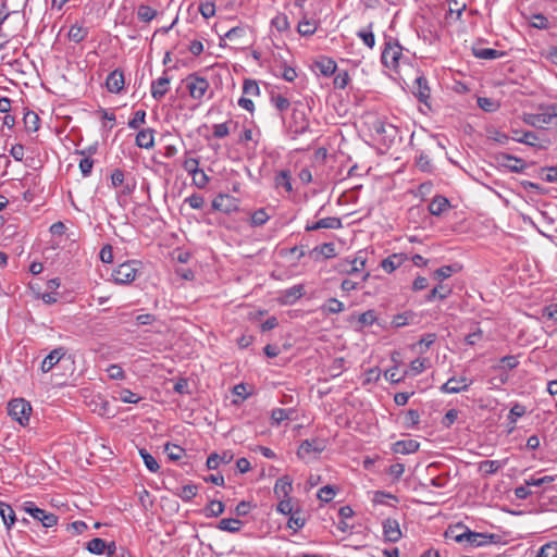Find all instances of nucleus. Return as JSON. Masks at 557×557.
<instances>
[{"label":"nucleus","instance_id":"59","mask_svg":"<svg viewBox=\"0 0 557 557\" xmlns=\"http://www.w3.org/2000/svg\"><path fill=\"white\" fill-rule=\"evenodd\" d=\"M505 158L508 160V163L506 164V166L508 169H510L512 172H516V173L522 172V170L524 168L523 160L516 158V157L508 156V154L505 156Z\"/></svg>","mask_w":557,"mask_h":557},{"label":"nucleus","instance_id":"54","mask_svg":"<svg viewBox=\"0 0 557 557\" xmlns=\"http://www.w3.org/2000/svg\"><path fill=\"white\" fill-rule=\"evenodd\" d=\"M350 81L349 74L347 71H342L336 74L334 77L333 84L334 87L337 89H344L347 87L348 83Z\"/></svg>","mask_w":557,"mask_h":557},{"label":"nucleus","instance_id":"15","mask_svg":"<svg viewBox=\"0 0 557 557\" xmlns=\"http://www.w3.org/2000/svg\"><path fill=\"white\" fill-rule=\"evenodd\" d=\"M406 260L407 256L405 253H393L382 260L381 267L385 272L392 273L398 269Z\"/></svg>","mask_w":557,"mask_h":557},{"label":"nucleus","instance_id":"14","mask_svg":"<svg viewBox=\"0 0 557 557\" xmlns=\"http://www.w3.org/2000/svg\"><path fill=\"white\" fill-rule=\"evenodd\" d=\"M106 86L110 92H120L124 87L123 72L117 69L112 71L106 79Z\"/></svg>","mask_w":557,"mask_h":557},{"label":"nucleus","instance_id":"28","mask_svg":"<svg viewBox=\"0 0 557 557\" xmlns=\"http://www.w3.org/2000/svg\"><path fill=\"white\" fill-rule=\"evenodd\" d=\"M315 66L324 76L333 75L337 67L336 62L330 58H322L321 60L317 61Z\"/></svg>","mask_w":557,"mask_h":557},{"label":"nucleus","instance_id":"53","mask_svg":"<svg viewBox=\"0 0 557 557\" xmlns=\"http://www.w3.org/2000/svg\"><path fill=\"white\" fill-rule=\"evenodd\" d=\"M183 169L191 175L196 171L199 170V160L193 157H189L188 153L185 154V159L183 161Z\"/></svg>","mask_w":557,"mask_h":557},{"label":"nucleus","instance_id":"2","mask_svg":"<svg viewBox=\"0 0 557 557\" xmlns=\"http://www.w3.org/2000/svg\"><path fill=\"white\" fill-rule=\"evenodd\" d=\"M274 187L281 194L284 190L287 194H292L294 190L299 189V184L296 177L293 176L290 170H277L274 173Z\"/></svg>","mask_w":557,"mask_h":557},{"label":"nucleus","instance_id":"46","mask_svg":"<svg viewBox=\"0 0 557 557\" xmlns=\"http://www.w3.org/2000/svg\"><path fill=\"white\" fill-rule=\"evenodd\" d=\"M525 122L535 127H543V125L552 123L544 111L537 114L529 115Z\"/></svg>","mask_w":557,"mask_h":557},{"label":"nucleus","instance_id":"16","mask_svg":"<svg viewBox=\"0 0 557 557\" xmlns=\"http://www.w3.org/2000/svg\"><path fill=\"white\" fill-rule=\"evenodd\" d=\"M419 447L420 443L414 440H403L394 443L392 450L395 454L408 455L416 453L419 449Z\"/></svg>","mask_w":557,"mask_h":557},{"label":"nucleus","instance_id":"25","mask_svg":"<svg viewBox=\"0 0 557 557\" xmlns=\"http://www.w3.org/2000/svg\"><path fill=\"white\" fill-rule=\"evenodd\" d=\"M473 55L483 60H494L504 55L503 51H498L492 48H472Z\"/></svg>","mask_w":557,"mask_h":557},{"label":"nucleus","instance_id":"40","mask_svg":"<svg viewBox=\"0 0 557 557\" xmlns=\"http://www.w3.org/2000/svg\"><path fill=\"white\" fill-rule=\"evenodd\" d=\"M451 293V289L447 286L440 285L430 290V293L426 296V301H432L434 298L445 299L447 298Z\"/></svg>","mask_w":557,"mask_h":557},{"label":"nucleus","instance_id":"57","mask_svg":"<svg viewBox=\"0 0 557 557\" xmlns=\"http://www.w3.org/2000/svg\"><path fill=\"white\" fill-rule=\"evenodd\" d=\"M456 271L457 269L453 265H444L434 272V278L438 281H444L450 277L451 274Z\"/></svg>","mask_w":557,"mask_h":557},{"label":"nucleus","instance_id":"10","mask_svg":"<svg viewBox=\"0 0 557 557\" xmlns=\"http://www.w3.org/2000/svg\"><path fill=\"white\" fill-rule=\"evenodd\" d=\"M466 543L470 547H481L486 544L494 543V535L486 533L472 532L466 529Z\"/></svg>","mask_w":557,"mask_h":557},{"label":"nucleus","instance_id":"3","mask_svg":"<svg viewBox=\"0 0 557 557\" xmlns=\"http://www.w3.org/2000/svg\"><path fill=\"white\" fill-rule=\"evenodd\" d=\"M521 216L524 221L528 219L542 234H546L548 231L557 232L555 218L550 216L548 211H534V216H527L525 214H521Z\"/></svg>","mask_w":557,"mask_h":557},{"label":"nucleus","instance_id":"41","mask_svg":"<svg viewBox=\"0 0 557 557\" xmlns=\"http://www.w3.org/2000/svg\"><path fill=\"white\" fill-rule=\"evenodd\" d=\"M225 506L220 500H211L205 509L207 517H219L224 512Z\"/></svg>","mask_w":557,"mask_h":557},{"label":"nucleus","instance_id":"23","mask_svg":"<svg viewBox=\"0 0 557 557\" xmlns=\"http://www.w3.org/2000/svg\"><path fill=\"white\" fill-rule=\"evenodd\" d=\"M417 314L413 311H405L393 317L392 325L403 327L416 322Z\"/></svg>","mask_w":557,"mask_h":557},{"label":"nucleus","instance_id":"56","mask_svg":"<svg viewBox=\"0 0 557 557\" xmlns=\"http://www.w3.org/2000/svg\"><path fill=\"white\" fill-rule=\"evenodd\" d=\"M146 112L138 110L134 113V116L128 121L127 125L129 128L137 129L141 124L145 123Z\"/></svg>","mask_w":557,"mask_h":557},{"label":"nucleus","instance_id":"17","mask_svg":"<svg viewBox=\"0 0 557 557\" xmlns=\"http://www.w3.org/2000/svg\"><path fill=\"white\" fill-rule=\"evenodd\" d=\"M154 131L152 128H145L136 135L135 144L139 148L151 149L154 146Z\"/></svg>","mask_w":557,"mask_h":557},{"label":"nucleus","instance_id":"19","mask_svg":"<svg viewBox=\"0 0 557 557\" xmlns=\"http://www.w3.org/2000/svg\"><path fill=\"white\" fill-rule=\"evenodd\" d=\"M414 88L416 90L413 94L419 99V101L426 103L428 99L430 98V88L428 86V81L423 76H419L414 81Z\"/></svg>","mask_w":557,"mask_h":557},{"label":"nucleus","instance_id":"9","mask_svg":"<svg viewBox=\"0 0 557 557\" xmlns=\"http://www.w3.org/2000/svg\"><path fill=\"white\" fill-rule=\"evenodd\" d=\"M325 449V444L323 441L313 438V440H305L301 442L297 456L301 459L306 458L310 454H320Z\"/></svg>","mask_w":557,"mask_h":557},{"label":"nucleus","instance_id":"26","mask_svg":"<svg viewBox=\"0 0 557 557\" xmlns=\"http://www.w3.org/2000/svg\"><path fill=\"white\" fill-rule=\"evenodd\" d=\"M198 493V486L196 484H187L176 488L174 494L180 497L183 502H190Z\"/></svg>","mask_w":557,"mask_h":557},{"label":"nucleus","instance_id":"45","mask_svg":"<svg viewBox=\"0 0 557 557\" xmlns=\"http://www.w3.org/2000/svg\"><path fill=\"white\" fill-rule=\"evenodd\" d=\"M476 103L485 112H495L499 108L497 101L487 97H479Z\"/></svg>","mask_w":557,"mask_h":557},{"label":"nucleus","instance_id":"11","mask_svg":"<svg viewBox=\"0 0 557 557\" xmlns=\"http://www.w3.org/2000/svg\"><path fill=\"white\" fill-rule=\"evenodd\" d=\"M383 534L386 541L396 543L401 539L399 522L396 519L387 518L383 521Z\"/></svg>","mask_w":557,"mask_h":557},{"label":"nucleus","instance_id":"48","mask_svg":"<svg viewBox=\"0 0 557 557\" xmlns=\"http://www.w3.org/2000/svg\"><path fill=\"white\" fill-rule=\"evenodd\" d=\"M271 25L276 28L277 32L283 33L289 28V22L285 14L280 13L272 18Z\"/></svg>","mask_w":557,"mask_h":557},{"label":"nucleus","instance_id":"62","mask_svg":"<svg viewBox=\"0 0 557 557\" xmlns=\"http://www.w3.org/2000/svg\"><path fill=\"white\" fill-rule=\"evenodd\" d=\"M108 376L112 380L125 379V372L120 364H111L107 369Z\"/></svg>","mask_w":557,"mask_h":557},{"label":"nucleus","instance_id":"36","mask_svg":"<svg viewBox=\"0 0 557 557\" xmlns=\"http://www.w3.org/2000/svg\"><path fill=\"white\" fill-rule=\"evenodd\" d=\"M39 116L35 112L27 111L23 117L26 132H36L39 128Z\"/></svg>","mask_w":557,"mask_h":557},{"label":"nucleus","instance_id":"49","mask_svg":"<svg viewBox=\"0 0 557 557\" xmlns=\"http://www.w3.org/2000/svg\"><path fill=\"white\" fill-rule=\"evenodd\" d=\"M466 529L462 525H456L446 532V536L454 539L457 543H466Z\"/></svg>","mask_w":557,"mask_h":557},{"label":"nucleus","instance_id":"50","mask_svg":"<svg viewBox=\"0 0 557 557\" xmlns=\"http://www.w3.org/2000/svg\"><path fill=\"white\" fill-rule=\"evenodd\" d=\"M115 399L125 404H137L141 398L132 391L124 388L119 392V396Z\"/></svg>","mask_w":557,"mask_h":557},{"label":"nucleus","instance_id":"30","mask_svg":"<svg viewBox=\"0 0 557 557\" xmlns=\"http://www.w3.org/2000/svg\"><path fill=\"white\" fill-rule=\"evenodd\" d=\"M243 522L235 518H224L220 520L218 529L230 533H236L240 530Z\"/></svg>","mask_w":557,"mask_h":557},{"label":"nucleus","instance_id":"64","mask_svg":"<svg viewBox=\"0 0 557 557\" xmlns=\"http://www.w3.org/2000/svg\"><path fill=\"white\" fill-rule=\"evenodd\" d=\"M541 177L545 182H557V166L543 168L541 170Z\"/></svg>","mask_w":557,"mask_h":557},{"label":"nucleus","instance_id":"1","mask_svg":"<svg viewBox=\"0 0 557 557\" xmlns=\"http://www.w3.org/2000/svg\"><path fill=\"white\" fill-rule=\"evenodd\" d=\"M8 412L21 425H26L29 421L32 406L23 398H15L8 404Z\"/></svg>","mask_w":557,"mask_h":557},{"label":"nucleus","instance_id":"55","mask_svg":"<svg viewBox=\"0 0 557 557\" xmlns=\"http://www.w3.org/2000/svg\"><path fill=\"white\" fill-rule=\"evenodd\" d=\"M190 176L193 178L194 184L199 188L206 187L209 182L208 175L201 169L193 173Z\"/></svg>","mask_w":557,"mask_h":557},{"label":"nucleus","instance_id":"33","mask_svg":"<svg viewBox=\"0 0 557 557\" xmlns=\"http://www.w3.org/2000/svg\"><path fill=\"white\" fill-rule=\"evenodd\" d=\"M289 516L290 517H289V519L287 521V527L289 529L294 530V532H297L298 530H300L305 525L306 519H305V517L302 516V512L299 509H296Z\"/></svg>","mask_w":557,"mask_h":557},{"label":"nucleus","instance_id":"35","mask_svg":"<svg viewBox=\"0 0 557 557\" xmlns=\"http://www.w3.org/2000/svg\"><path fill=\"white\" fill-rule=\"evenodd\" d=\"M294 413H295V410L292 408H289V409L276 408L272 411L271 419H272L273 423L280 424L281 422H283L285 420L293 419Z\"/></svg>","mask_w":557,"mask_h":557},{"label":"nucleus","instance_id":"44","mask_svg":"<svg viewBox=\"0 0 557 557\" xmlns=\"http://www.w3.org/2000/svg\"><path fill=\"white\" fill-rule=\"evenodd\" d=\"M311 253L321 255L324 258H333L336 256L335 245L333 243H325L321 246L315 247Z\"/></svg>","mask_w":557,"mask_h":557},{"label":"nucleus","instance_id":"37","mask_svg":"<svg viewBox=\"0 0 557 557\" xmlns=\"http://www.w3.org/2000/svg\"><path fill=\"white\" fill-rule=\"evenodd\" d=\"M86 548L95 555H101L106 552L107 543L100 537H95L87 543Z\"/></svg>","mask_w":557,"mask_h":557},{"label":"nucleus","instance_id":"47","mask_svg":"<svg viewBox=\"0 0 557 557\" xmlns=\"http://www.w3.org/2000/svg\"><path fill=\"white\" fill-rule=\"evenodd\" d=\"M502 465L498 460H484L480 462V471H482L484 474L490 475L494 474L500 469Z\"/></svg>","mask_w":557,"mask_h":557},{"label":"nucleus","instance_id":"60","mask_svg":"<svg viewBox=\"0 0 557 557\" xmlns=\"http://www.w3.org/2000/svg\"><path fill=\"white\" fill-rule=\"evenodd\" d=\"M243 92L250 96H258L260 92L258 83L253 79H245Z\"/></svg>","mask_w":557,"mask_h":557},{"label":"nucleus","instance_id":"6","mask_svg":"<svg viewBox=\"0 0 557 557\" xmlns=\"http://www.w3.org/2000/svg\"><path fill=\"white\" fill-rule=\"evenodd\" d=\"M401 54V46L397 41L388 40L385 42V48L382 51V63L389 69H396Z\"/></svg>","mask_w":557,"mask_h":557},{"label":"nucleus","instance_id":"38","mask_svg":"<svg viewBox=\"0 0 557 557\" xmlns=\"http://www.w3.org/2000/svg\"><path fill=\"white\" fill-rule=\"evenodd\" d=\"M139 454H140V457L144 460L145 466L147 467V469L149 471H151L153 473L159 471L160 466H159L158 461L156 460V458L151 454H149L144 448L139 450Z\"/></svg>","mask_w":557,"mask_h":557},{"label":"nucleus","instance_id":"58","mask_svg":"<svg viewBox=\"0 0 557 557\" xmlns=\"http://www.w3.org/2000/svg\"><path fill=\"white\" fill-rule=\"evenodd\" d=\"M335 496V490L331 485H325L321 487L318 492V498L321 502L329 503L331 502Z\"/></svg>","mask_w":557,"mask_h":557},{"label":"nucleus","instance_id":"7","mask_svg":"<svg viewBox=\"0 0 557 557\" xmlns=\"http://www.w3.org/2000/svg\"><path fill=\"white\" fill-rule=\"evenodd\" d=\"M66 349L64 347H58L50 351V354L41 362V371L44 373L49 372L57 363L64 360H71V357H66Z\"/></svg>","mask_w":557,"mask_h":557},{"label":"nucleus","instance_id":"32","mask_svg":"<svg viewBox=\"0 0 557 557\" xmlns=\"http://www.w3.org/2000/svg\"><path fill=\"white\" fill-rule=\"evenodd\" d=\"M231 460H232V455H230L227 453H223L222 456L214 453L208 457L206 465L209 470H214L219 467V465L221 462L228 463Z\"/></svg>","mask_w":557,"mask_h":557},{"label":"nucleus","instance_id":"51","mask_svg":"<svg viewBox=\"0 0 557 557\" xmlns=\"http://www.w3.org/2000/svg\"><path fill=\"white\" fill-rule=\"evenodd\" d=\"M536 557H557V542L544 544L537 552Z\"/></svg>","mask_w":557,"mask_h":557},{"label":"nucleus","instance_id":"22","mask_svg":"<svg viewBox=\"0 0 557 557\" xmlns=\"http://www.w3.org/2000/svg\"><path fill=\"white\" fill-rule=\"evenodd\" d=\"M292 490H293L292 480L287 475H285V476L280 478L276 481L275 486H274V494L277 497L285 498L289 495Z\"/></svg>","mask_w":557,"mask_h":557},{"label":"nucleus","instance_id":"18","mask_svg":"<svg viewBox=\"0 0 557 557\" xmlns=\"http://www.w3.org/2000/svg\"><path fill=\"white\" fill-rule=\"evenodd\" d=\"M304 295V285H294L282 292L281 300L283 304H294Z\"/></svg>","mask_w":557,"mask_h":557},{"label":"nucleus","instance_id":"20","mask_svg":"<svg viewBox=\"0 0 557 557\" xmlns=\"http://www.w3.org/2000/svg\"><path fill=\"white\" fill-rule=\"evenodd\" d=\"M90 407L91 410L98 413L99 416H113L112 410L110 408V403L100 396L91 400Z\"/></svg>","mask_w":557,"mask_h":557},{"label":"nucleus","instance_id":"34","mask_svg":"<svg viewBox=\"0 0 557 557\" xmlns=\"http://www.w3.org/2000/svg\"><path fill=\"white\" fill-rule=\"evenodd\" d=\"M158 15L157 10L147 4H140L137 9V17L139 21L149 23Z\"/></svg>","mask_w":557,"mask_h":557},{"label":"nucleus","instance_id":"39","mask_svg":"<svg viewBox=\"0 0 557 557\" xmlns=\"http://www.w3.org/2000/svg\"><path fill=\"white\" fill-rule=\"evenodd\" d=\"M357 36L363 41V44L369 47L370 49H372L375 45V37H374V34L372 32V24H370L368 26V28H364V29H360L358 33H357Z\"/></svg>","mask_w":557,"mask_h":557},{"label":"nucleus","instance_id":"12","mask_svg":"<svg viewBox=\"0 0 557 557\" xmlns=\"http://www.w3.org/2000/svg\"><path fill=\"white\" fill-rule=\"evenodd\" d=\"M171 78L168 76L166 71L163 75L151 83V96L156 100H161L169 91Z\"/></svg>","mask_w":557,"mask_h":557},{"label":"nucleus","instance_id":"31","mask_svg":"<svg viewBox=\"0 0 557 557\" xmlns=\"http://www.w3.org/2000/svg\"><path fill=\"white\" fill-rule=\"evenodd\" d=\"M69 39L71 41H74L76 44L82 42L85 40L88 36V28L82 26V25H72L69 30Z\"/></svg>","mask_w":557,"mask_h":557},{"label":"nucleus","instance_id":"24","mask_svg":"<svg viewBox=\"0 0 557 557\" xmlns=\"http://www.w3.org/2000/svg\"><path fill=\"white\" fill-rule=\"evenodd\" d=\"M511 138L517 143H522L529 146H535V140H537L535 133L530 131L522 132L519 129H512Z\"/></svg>","mask_w":557,"mask_h":557},{"label":"nucleus","instance_id":"4","mask_svg":"<svg viewBox=\"0 0 557 557\" xmlns=\"http://www.w3.org/2000/svg\"><path fill=\"white\" fill-rule=\"evenodd\" d=\"M189 96L195 100H200L209 89L210 84L207 78L198 76L196 73L189 74L185 79Z\"/></svg>","mask_w":557,"mask_h":557},{"label":"nucleus","instance_id":"43","mask_svg":"<svg viewBox=\"0 0 557 557\" xmlns=\"http://www.w3.org/2000/svg\"><path fill=\"white\" fill-rule=\"evenodd\" d=\"M344 304L336 298L327 299L326 302L322 306V310L327 313H339L344 311Z\"/></svg>","mask_w":557,"mask_h":557},{"label":"nucleus","instance_id":"21","mask_svg":"<svg viewBox=\"0 0 557 557\" xmlns=\"http://www.w3.org/2000/svg\"><path fill=\"white\" fill-rule=\"evenodd\" d=\"M342 226V222L338 218H324L313 223L312 225H308L306 230L313 231L319 228H339Z\"/></svg>","mask_w":557,"mask_h":557},{"label":"nucleus","instance_id":"27","mask_svg":"<svg viewBox=\"0 0 557 557\" xmlns=\"http://www.w3.org/2000/svg\"><path fill=\"white\" fill-rule=\"evenodd\" d=\"M0 516L8 529H10L16 521L13 508L9 504L3 502H0Z\"/></svg>","mask_w":557,"mask_h":557},{"label":"nucleus","instance_id":"8","mask_svg":"<svg viewBox=\"0 0 557 557\" xmlns=\"http://www.w3.org/2000/svg\"><path fill=\"white\" fill-rule=\"evenodd\" d=\"M472 382V380H468L466 376L459 379L450 377L441 386V391L446 394H457L467 391Z\"/></svg>","mask_w":557,"mask_h":557},{"label":"nucleus","instance_id":"52","mask_svg":"<svg viewBox=\"0 0 557 557\" xmlns=\"http://www.w3.org/2000/svg\"><path fill=\"white\" fill-rule=\"evenodd\" d=\"M164 451L166 453L168 457L174 461L180 460L185 454V450L181 446L171 444L165 445Z\"/></svg>","mask_w":557,"mask_h":557},{"label":"nucleus","instance_id":"63","mask_svg":"<svg viewBox=\"0 0 557 557\" xmlns=\"http://www.w3.org/2000/svg\"><path fill=\"white\" fill-rule=\"evenodd\" d=\"M23 508L26 512H28L34 519L38 521L41 519V516L45 512L44 509L38 508L33 502H26Z\"/></svg>","mask_w":557,"mask_h":557},{"label":"nucleus","instance_id":"5","mask_svg":"<svg viewBox=\"0 0 557 557\" xmlns=\"http://www.w3.org/2000/svg\"><path fill=\"white\" fill-rule=\"evenodd\" d=\"M137 273L136 261H127L112 272V278L116 284H129L136 278Z\"/></svg>","mask_w":557,"mask_h":557},{"label":"nucleus","instance_id":"13","mask_svg":"<svg viewBox=\"0 0 557 557\" xmlns=\"http://www.w3.org/2000/svg\"><path fill=\"white\" fill-rule=\"evenodd\" d=\"M292 119H293L292 127H293V133L295 135H300V134H304L307 131H309L310 123H309V120L306 116V113L304 111L294 109Z\"/></svg>","mask_w":557,"mask_h":557},{"label":"nucleus","instance_id":"61","mask_svg":"<svg viewBox=\"0 0 557 557\" xmlns=\"http://www.w3.org/2000/svg\"><path fill=\"white\" fill-rule=\"evenodd\" d=\"M531 26L539 29H547L549 27V22L546 16L539 13L532 16Z\"/></svg>","mask_w":557,"mask_h":557},{"label":"nucleus","instance_id":"29","mask_svg":"<svg viewBox=\"0 0 557 557\" xmlns=\"http://www.w3.org/2000/svg\"><path fill=\"white\" fill-rule=\"evenodd\" d=\"M317 30V23L313 20L308 18L306 15L299 21L297 32L301 36H311Z\"/></svg>","mask_w":557,"mask_h":557},{"label":"nucleus","instance_id":"42","mask_svg":"<svg viewBox=\"0 0 557 557\" xmlns=\"http://www.w3.org/2000/svg\"><path fill=\"white\" fill-rule=\"evenodd\" d=\"M271 103L280 112H284L288 110V108L290 107L289 100L286 97L282 96L281 94H272Z\"/></svg>","mask_w":557,"mask_h":557}]
</instances>
